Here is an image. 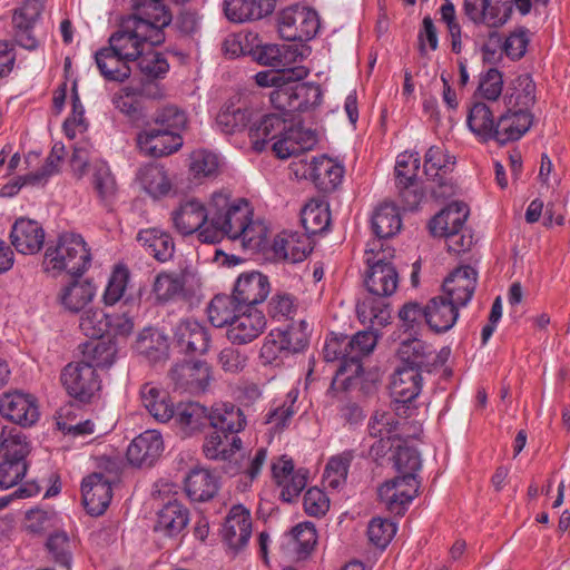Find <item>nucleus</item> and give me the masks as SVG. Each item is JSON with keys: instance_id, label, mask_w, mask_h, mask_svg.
Segmentation results:
<instances>
[{"instance_id": "obj_1", "label": "nucleus", "mask_w": 570, "mask_h": 570, "mask_svg": "<svg viewBox=\"0 0 570 570\" xmlns=\"http://www.w3.org/2000/svg\"><path fill=\"white\" fill-rule=\"evenodd\" d=\"M267 232L263 220L254 219V209L247 199L233 198L228 189H220L210 196L209 227L200 234V242L215 244L227 237L238 240L244 249L258 250Z\"/></svg>"}, {"instance_id": "obj_2", "label": "nucleus", "mask_w": 570, "mask_h": 570, "mask_svg": "<svg viewBox=\"0 0 570 570\" xmlns=\"http://www.w3.org/2000/svg\"><path fill=\"white\" fill-rule=\"evenodd\" d=\"M131 1L132 13L122 19L115 32L109 36L108 45L119 56L129 61L137 60L148 46L161 45L165 40L164 29L168 27V14L156 9L157 17L149 13L150 4Z\"/></svg>"}, {"instance_id": "obj_3", "label": "nucleus", "mask_w": 570, "mask_h": 570, "mask_svg": "<svg viewBox=\"0 0 570 570\" xmlns=\"http://www.w3.org/2000/svg\"><path fill=\"white\" fill-rule=\"evenodd\" d=\"M249 138L257 151L264 150L272 142L273 153L281 159L312 150L318 141L313 129L305 128L295 118L281 117L277 114L265 115L253 122Z\"/></svg>"}, {"instance_id": "obj_4", "label": "nucleus", "mask_w": 570, "mask_h": 570, "mask_svg": "<svg viewBox=\"0 0 570 570\" xmlns=\"http://www.w3.org/2000/svg\"><path fill=\"white\" fill-rule=\"evenodd\" d=\"M91 255L83 238L73 233L59 236L55 245H49L45 253L43 268L52 275L66 272L82 275L90 266Z\"/></svg>"}, {"instance_id": "obj_5", "label": "nucleus", "mask_w": 570, "mask_h": 570, "mask_svg": "<svg viewBox=\"0 0 570 570\" xmlns=\"http://www.w3.org/2000/svg\"><path fill=\"white\" fill-rule=\"evenodd\" d=\"M394 249L379 239L367 243L364 262L367 265L365 285L370 293L387 297L395 293L399 286V274L390 262Z\"/></svg>"}, {"instance_id": "obj_6", "label": "nucleus", "mask_w": 570, "mask_h": 570, "mask_svg": "<svg viewBox=\"0 0 570 570\" xmlns=\"http://www.w3.org/2000/svg\"><path fill=\"white\" fill-rule=\"evenodd\" d=\"M321 99L322 92L318 86L293 79L285 80L269 95L273 107L281 112L277 115L285 118H294L295 112L320 105Z\"/></svg>"}, {"instance_id": "obj_7", "label": "nucleus", "mask_w": 570, "mask_h": 570, "mask_svg": "<svg viewBox=\"0 0 570 570\" xmlns=\"http://www.w3.org/2000/svg\"><path fill=\"white\" fill-rule=\"evenodd\" d=\"M0 489H9L26 475L30 444L21 433H10L0 444Z\"/></svg>"}, {"instance_id": "obj_8", "label": "nucleus", "mask_w": 570, "mask_h": 570, "mask_svg": "<svg viewBox=\"0 0 570 570\" xmlns=\"http://www.w3.org/2000/svg\"><path fill=\"white\" fill-rule=\"evenodd\" d=\"M45 0H22L12 16L13 36L16 42L27 49L36 50L42 42L41 13Z\"/></svg>"}, {"instance_id": "obj_9", "label": "nucleus", "mask_w": 570, "mask_h": 570, "mask_svg": "<svg viewBox=\"0 0 570 570\" xmlns=\"http://www.w3.org/2000/svg\"><path fill=\"white\" fill-rule=\"evenodd\" d=\"M317 12L306 6L294 4L285 8L278 19L279 36L286 41H307L317 33Z\"/></svg>"}, {"instance_id": "obj_10", "label": "nucleus", "mask_w": 570, "mask_h": 570, "mask_svg": "<svg viewBox=\"0 0 570 570\" xmlns=\"http://www.w3.org/2000/svg\"><path fill=\"white\" fill-rule=\"evenodd\" d=\"M60 381L68 395L82 403L91 401L101 389L97 371L81 361L67 364L61 371Z\"/></svg>"}, {"instance_id": "obj_11", "label": "nucleus", "mask_w": 570, "mask_h": 570, "mask_svg": "<svg viewBox=\"0 0 570 570\" xmlns=\"http://www.w3.org/2000/svg\"><path fill=\"white\" fill-rule=\"evenodd\" d=\"M423 384L422 372L413 366H400L391 381V393L394 399L395 411L410 416L412 402L420 395Z\"/></svg>"}, {"instance_id": "obj_12", "label": "nucleus", "mask_w": 570, "mask_h": 570, "mask_svg": "<svg viewBox=\"0 0 570 570\" xmlns=\"http://www.w3.org/2000/svg\"><path fill=\"white\" fill-rule=\"evenodd\" d=\"M184 141L178 132L171 129L159 128L151 121L137 135L139 151L149 157L160 158L176 153Z\"/></svg>"}, {"instance_id": "obj_13", "label": "nucleus", "mask_w": 570, "mask_h": 570, "mask_svg": "<svg viewBox=\"0 0 570 570\" xmlns=\"http://www.w3.org/2000/svg\"><path fill=\"white\" fill-rule=\"evenodd\" d=\"M210 218V200L206 207L197 199H188L171 212V222L175 230L183 235L188 236L197 234L200 240V234L204 229L209 227Z\"/></svg>"}, {"instance_id": "obj_14", "label": "nucleus", "mask_w": 570, "mask_h": 570, "mask_svg": "<svg viewBox=\"0 0 570 570\" xmlns=\"http://www.w3.org/2000/svg\"><path fill=\"white\" fill-rule=\"evenodd\" d=\"M174 342L184 354L203 355L212 343L209 328L194 318L180 320L174 327Z\"/></svg>"}, {"instance_id": "obj_15", "label": "nucleus", "mask_w": 570, "mask_h": 570, "mask_svg": "<svg viewBox=\"0 0 570 570\" xmlns=\"http://www.w3.org/2000/svg\"><path fill=\"white\" fill-rule=\"evenodd\" d=\"M419 491V482L412 475H397L384 482L377 490L380 501L395 514L404 512Z\"/></svg>"}, {"instance_id": "obj_16", "label": "nucleus", "mask_w": 570, "mask_h": 570, "mask_svg": "<svg viewBox=\"0 0 570 570\" xmlns=\"http://www.w3.org/2000/svg\"><path fill=\"white\" fill-rule=\"evenodd\" d=\"M272 476L281 489V499L292 502L304 490L307 483V471L295 469L294 462L287 455H282L272 462Z\"/></svg>"}, {"instance_id": "obj_17", "label": "nucleus", "mask_w": 570, "mask_h": 570, "mask_svg": "<svg viewBox=\"0 0 570 570\" xmlns=\"http://www.w3.org/2000/svg\"><path fill=\"white\" fill-rule=\"evenodd\" d=\"M0 415L19 425L31 426L39 419V407L31 394L12 391L1 396Z\"/></svg>"}, {"instance_id": "obj_18", "label": "nucleus", "mask_w": 570, "mask_h": 570, "mask_svg": "<svg viewBox=\"0 0 570 570\" xmlns=\"http://www.w3.org/2000/svg\"><path fill=\"white\" fill-rule=\"evenodd\" d=\"M266 327L265 315L254 308L240 309L227 327V340L234 345H245L255 341Z\"/></svg>"}, {"instance_id": "obj_19", "label": "nucleus", "mask_w": 570, "mask_h": 570, "mask_svg": "<svg viewBox=\"0 0 570 570\" xmlns=\"http://www.w3.org/2000/svg\"><path fill=\"white\" fill-rule=\"evenodd\" d=\"M269 293L271 283L268 277L257 271L242 273L233 288L236 302L246 307H253L263 303Z\"/></svg>"}, {"instance_id": "obj_20", "label": "nucleus", "mask_w": 570, "mask_h": 570, "mask_svg": "<svg viewBox=\"0 0 570 570\" xmlns=\"http://www.w3.org/2000/svg\"><path fill=\"white\" fill-rule=\"evenodd\" d=\"M81 493L87 512L91 515H100L111 501V483L102 473L95 472L82 480Z\"/></svg>"}, {"instance_id": "obj_21", "label": "nucleus", "mask_w": 570, "mask_h": 570, "mask_svg": "<svg viewBox=\"0 0 570 570\" xmlns=\"http://www.w3.org/2000/svg\"><path fill=\"white\" fill-rule=\"evenodd\" d=\"M164 451L160 432L147 430L136 436L127 449V459L135 466H150Z\"/></svg>"}, {"instance_id": "obj_22", "label": "nucleus", "mask_w": 570, "mask_h": 570, "mask_svg": "<svg viewBox=\"0 0 570 570\" xmlns=\"http://www.w3.org/2000/svg\"><path fill=\"white\" fill-rule=\"evenodd\" d=\"M478 273L471 266L454 269L443 283L444 297L459 307H464L471 301L476 287Z\"/></svg>"}, {"instance_id": "obj_23", "label": "nucleus", "mask_w": 570, "mask_h": 570, "mask_svg": "<svg viewBox=\"0 0 570 570\" xmlns=\"http://www.w3.org/2000/svg\"><path fill=\"white\" fill-rule=\"evenodd\" d=\"M223 535L228 547L235 552L246 547L252 535L249 510L240 504L234 505L226 517Z\"/></svg>"}, {"instance_id": "obj_24", "label": "nucleus", "mask_w": 570, "mask_h": 570, "mask_svg": "<svg viewBox=\"0 0 570 570\" xmlns=\"http://www.w3.org/2000/svg\"><path fill=\"white\" fill-rule=\"evenodd\" d=\"M393 411H376L368 421V433L377 442L371 445V453L383 455L393 444L397 436L399 420Z\"/></svg>"}, {"instance_id": "obj_25", "label": "nucleus", "mask_w": 570, "mask_h": 570, "mask_svg": "<svg viewBox=\"0 0 570 570\" xmlns=\"http://www.w3.org/2000/svg\"><path fill=\"white\" fill-rule=\"evenodd\" d=\"M466 16L474 22H481L491 28L503 26L512 13L511 0H482L481 9L472 0L464 1Z\"/></svg>"}, {"instance_id": "obj_26", "label": "nucleus", "mask_w": 570, "mask_h": 570, "mask_svg": "<svg viewBox=\"0 0 570 570\" xmlns=\"http://www.w3.org/2000/svg\"><path fill=\"white\" fill-rule=\"evenodd\" d=\"M344 173V166L326 155L314 157L308 166V177L324 193L335 190L341 185Z\"/></svg>"}, {"instance_id": "obj_27", "label": "nucleus", "mask_w": 570, "mask_h": 570, "mask_svg": "<svg viewBox=\"0 0 570 570\" xmlns=\"http://www.w3.org/2000/svg\"><path fill=\"white\" fill-rule=\"evenodd\" d=\"M10 238L17 252L32 255L42 248L45 230L36 220L19 218L11 228Z\"/></svg>"}, {"instance_id": "obj_28", "label": "nucleus", "mask_w": 570, "mask_h": 570, "mask_svg": "<svg viewBox=\"0 0 570 570\" xmlns=\"http://www.w3.org/2000/svg\"><path fill=\"white\" fill-rule=\"evenodd\" d=\"M170 376L176 386L184 391H204L210 380V367L204 361L184 362L173 367Z\"/></svg>"}, {"instance_id": "obj_29", "label": "nucleus", "mask_w": 570, "mask_h": 570, "mask_svg": "<svg viewBox=\"0 0 570 570\" xmlns=\"http://www.w3.org/2000/svg\"><path fill=\"white\" fill-rule=\"evenodd\" d=\"M273 0H224L223 11L226 19L234 23H244L262 19L274 11Z\"/></svg>"}, {"instance_id": "obj_30", "label": "nucleus", "mask_w": 570, "mask_h": 570, "mask_svg": "<svg viewBox=\"0 0 570 570\" xmlns=\"http://www.w3.org/2000/svg\"><path fill=\"white\" fill-rule=\"evenodd\" d=\"M202 450L208 460L230 462L243 451V441L237 434L213 431L205 436Z\"/></svg>"}, {"instance_id": "obj_31", "label": "nucleus", "mask_w": 570, "mask_h": 570, "mask_svg": "<svg viewBox=\"0 0 570 570\" xmlns=\"http://www.w3.org/2000/svg\"><path fill=\"white\" fill-rule=\"evenodd\" d=\"M184 489L191 501L204 502L215 497L219 489V480L213 471L196 466L186 474Z\"/></svg>"}, {"instance_id": "obj_32", "label": "nucleus", "mask_w": 570, "mask_h": 570, "mask_svg": "<svg viewBox=\"0 0 570 570\" xmlns=\"http://www.w3.org/2000/svg\"><path fill=\"white\" fill-rule=\"evenodd\" d=\"M402 366H413L420 372L430 373L436 365V354L432 345L419 338L404 340L399 347Z\"/></svg>"}, {"instance_id": "obj_33", "label": "nucleus", "mask_w": 570, "mask_h": 570, "mask_svg": "<svg viewBox=\"0 0 570 570\" xmlns=\"http://www.w3.org/2000/svg\"><path fill=\"white\" fill-rule=\"evenodd\" d=\"M273 250L278 259L298 263L307 257L312 246L307 235L298 232H283L274 239Z\"/></svg>"}, {"instance_id": "obj_34", "label": "nucleus", "mask_w": 570, "mask_h": 570, "mask_svg": "<svg viewBox=\"0 0 570 570\" xmlns=\"http://www.w3.org/2000/svg\"><path fill=\"white\" fill-rule=\"evenodd\" d=\"M533 115L531 111H520L507 108L495 124V140L499 144H507L520 139L532 126Z\"/></svg>"}, {"instance_id": "obj_35", "label": "nucleus", "mask_w": 570, "mask_h": 570, "mask_svg": "<svg viewBox=\"0 0 570 570\" xmlns=\"http://www.w3.org/2000/svg\"><path fill=\"white\" fill-rule=\"evenodd\" d=\"M208 422L214 431L237 434L246 426V417L233 403H215L208 411Z\"/></svg>"}, {"instance_id": "obj_36", "label": "nucleus", "mask_w": 570, "mask_h": 570, "mask_svg": "<svg viewBox=\"0 0 570 570\" xmlns=\"http://www.w3.org/2000/svg\"><path fill=\"white\" fill-rule=\"evenodd\" d=\"M469 217V207L462 202H453L438 213L429 223V229L435 237H446L462 229Z\"/></svg>"}, {"instance_id": "obj_37", "label": "nucleus", "mask_w": 570, "mask_h": 570, "mask_svg": "<svg viewBox=\"0 0 570 570\" xmlns=\"http://www.w3.org/2000/svg\"><path fill=\"white\" fill-rule=\"evenodd\" d=\"M459 308L444 296L433 297L425 305V323L435 333L448 332L458 321Z\"/></svg>"}, {"instance_id": "obj_38", "label": "nucleus", "mask_w": 570, "mask_h": 570, "mask_svg": "<svg viewBox=\"0 0 570 570\" xmlns=\"http://www.w3.org/2000/svg\"><path fill=\"white\" fill-rule=\"evenodd\" d=\"M189 510L179 501H168L158 512L155 531L166 537H177L189 522Z\"/></svg>"}, {"instance_id": "obj_39", "label": "nucleus", "mask_w": 570, "mask_h": 570, "mask_svg": "<svg viewBox=\"0 0 570 570\" xmlns=\"http://www.w3.org/2000/svg\"><path fill=\"white\" fill-rule=\"evenodd\" d=\"M136 181L140 188L154 199H159L169 195L173 189V183L166 169L156 164L141 166L136 174Z\"/></svg>"}, {"instance_id": "obj_40", "label": "nucleus", "mask_w": 570, "mask_h": 570, "mask_svg": "<svg viewBox=\"0 0 570 570\" xmlns=\"http://www.w3.org/2000/svg\"><path fill=\"white\" fill-rule=\"evenodd\" d=\"M95 61L100 75L106 80L124 82L131 75L128 65L130 61L119 56L109 45L96 51Z\"/></svg>"}, {"instance_id": "obj_41", "label": "nucleus", "mask_w": 570, "mask_h": 570, "mask_svg": "<svg viewBox=\"0 0 570 570\" xmlns=\"http://www.w3.org/2000/svg\"><path fill=\"white\" fill-rule=\"evenodd\" d=\"M171 420L181 435L190 436L206 425L208 410L196 402L180 403L175 407Z\"/></svg>"}, {"instance_id": "obj_42", "label": "nucleus", "mask_w": 570, "mask_h": 570, "mask_svg": "<svg viewBox=\"0 0 570 570\" xmlns=\"http://www.w3.org/2000/svg\"><path fill=\"white\" fill-rule=\"evenodd\" d=\"M347 365L351 366V374L347 379H354L363 373L362 358L371 354L377 343L376 335L371 331H361L354 336L346 335Z\"/></svg>"}, {"instance_id": "obj_43", "label": "nucleus", "mask_w": 570, "mask_h": 570, "mask_svg": "<svg viewBox=\"0 0 570 570\" xmlns=\"http://www.w3.org/2000/svg\"><path fill=\"white\" fill-rule=\"evenodd\" d=\"M140 399L145 409L158 422L166 423L174 416L176 406L165 390L146 383L140 389Z\"/></svg>"}, {"instance_id": "obj_44", "label": "nucleus", "mask_w": 570, "mask_h": 570, "mask_svg": "<svg viewBox=\"0 0 570 570\" xmlns=\"http://www.w3.org/2000/svg\"><path fill=\"white\" fill-rule=\"evenodd\" d=\"M96 292L90 281H73L61 288L59 301L66 311L79 313L94 299Z\"/></svg>"}, {"instance_id": "obj_45", "label": "nucleus", "mask_w": 570, "mask_h": 570, "mask_svg": "<svg viewBox=\"0 0 570 570\" xmlns=\"http://www.w3.org/2000/svg\"><path fill=\"white\" fill-rule=\"evenodd\" d=\"M137 240L145 247L149 255L159 262H167L174 255V240L171 236L163 229L156 227L142 229L138 233Z\"/></svg>"}, {"instance_id": "obj_46", "label": "nucleus", "mask_w": 570, "mask_h": 570, "mask_svg": "<svg viewBox=\"0 0 570 570\" xmlns=\"http://www.w3.org/2000/svg\"><path fill=\"white\" fill-rule=\"evenodd\" d=\"M371 225L376 238L384 245L383 239L396 235L401 227L402 220L397 207L392 203H383L379 205L371 218Z\"/></svg>"}, {"instance_id": "obj_47", "label": "nucleus", "mask_w": 570, "mask_h": 570, "mask_svg": "<svg viewBox=\"0 0 570 570\" xmlns=\"http://www.w3.org/2000/svg\"><path fill=\"white\" fill-rule=\"evenodd\" d=\"M507 108L531 111L535 102V83L529 75L517 77L504 97Z\"/></svg>"}, {"instance_id": "obj_48", "label": "nucleus", "mask_w": 570, "mask_h": 570, "mask_svg": "<svg viewBox=\"0 0 570 570\" xmlns=\"http://www.w3.org/2000/svg\"><path fill=\"white\" fill-rule=\"evenodd\" d=\"M255 55L261 65L277 69H292L291 65L295 63L301 56L296 46L273 43L261 46Z\"/></svg>"}, {"instance_id": "obj_49", "label": "nucleus", "mask_w": 570, "mask_h": 570, "mask_svg": "<svg viewBox=\"0 0 570 570\" xmlns=\"http://www.w3.org/2000/svg\"><path fill=\"white\" fill-rule=\"evenodd\" d=\"M136 351L150 362H159L168 356L167 336L156 328H145L137 337Z\"/></svg>"}, {"instance_id": "obj_50", "label": "nucleus", "mask_w": 570, "mask_h": 570, "mask_svg": "<svg viewBox=\"0 0 570 570\" xmlns=\"http://www.w3.org/2000/svg\"><path fill=\"white\" fill-rule=\"evenodd\" d=\"M252 119L250 109L230 104L222 107L216 117V125L224 134L233 135L249 129Z\"/></svg>"}, {"instance_id": "obj_51", "label": "nucleus", "mask_w": 570, "mask_h": 570, "mask_svg": "<svg viewBox=\"0 0 570 570\" xmlns=\"http://www.w3.org/2000/svg\"><path fill=\"white\" fill-rule=\"evenodd\" d=\"M297 351L296 347L292 346L289 333L273 330L264 338L259 357L264 364H273L277 360Z\"/></svg>"}, {"instance_id": "obj_52", "label": "nucleus", "mask_w": 570, "mask_h": 570, "mask_svg": "<svg viewBox=\"0 0 570 570\" xmlns=\"http://www.w3.org/2000/svg\"><path fill=\"white\" fill-rule=\"evenodd\" d=\"M469 129L482 141L495 140V121L491 109L483 102L474 104L466 118Z\"/></svg>"}, {"instance_id": "obj_53", "label": "nucleus", "mask_w": 570, "mask_h": 570, "mask_svg": "<svg viewBox=\"0 0 570 570\" xmlns=\"http://www.w3.org/2000/svg\"><path fill=\"white\" fill-rule=\"evenodd\" d=\"M243 306L236 302L234 295H216L207 307L208 320L215 327L229 326Z\"/></svg>"}, {"instance_id": "obj_54", "label": "nucleus", "mask_w": 570, "mask_h": 570, "mask_svg": "<svg viewBox=\"0 0 570 570\" xmlns=\"http://www.w3.org/2000/svg\"><path fill=\"white\" fill-rule=\"evenodd\" d=\"M117 346L112 341L88 342L83 345L82 360L92 368H108L116 360Z\"/></svg>"}, {"instance_id": "obj_55", "label": "nucleus", "mask_w": 570, "mask_h": 570, "mask_svg": "<svg viewBox=\"0 0 570 570\" xmlns=\"http://www.w3.org/2000/svg\"><path fill=\"white\" fill-rule=\"evenodd\" d=\"M185 275L175 272L159 273L153 284V293L158 302L166 303L184 293Z\"/></svg>"}, {"instance_id": "obj_56", "label": "nucleus", "mask_w": 570, "mask_h": 570, "mask_svg": "<svg viewBox=\"0 0 570 570\" xmlns=\"http://www.w3.org/2000/svg\"><path fill=\"white\" fill-rule=\"evenodd\" d=\"M298 391L292 389L285 396L284 400H276L272 403L268 410L265 422L269 424L274 430L279 431L289 424L291 419L296 413V400Z\"/></svg>"}, {"instance_id": "obj_57", "label": "nucleus", "mask_w": 570, "mask_h": 570, "mask_svg": "<svg viewBox=\"0 0 570 570\" xmlns=\"http://www.w3.org/2000/svg\"><path fill=\"white\" fill-rule=\"evenodd\" d=\"M130 279V272L125 265H116L110 273L104 294L102 302L107 306H114L126 295Z\"/></svg>"}, {"instance_id": "obj_58", "label": "nucleus", "mask_w": 570, "mask_h": 570, "mask_svg": "<svg viewBox=\"0 0 570 570\" xmlns=\"http://www.w3.org/2000/svg\"><path fill=\"white\" fill-rule=\"evenodd\" d=\"M353 459L354 451L347 450L328 460L324 471V482L327 487L338 489L346 482Z\"/></svg>"}, {"instance_id": "obj_59", "label": "nucleus", "mask_w": 570, "mask_h": 570, "mask_svg": "<svg viewBox=\"0 0 570 570\" xmlns=\"http://www.w3.org/2000/svg\"><path fill=\"white\" fill-rule=\"evenodd\" d=\"M79 328L90 338H101L110 330L109 315L101 308H88L79 318Z\"/></svg>"}, {"instance_id": "obj_60", "label": "nucleus", "mask_w": 570, "mask_h": 570, "mask_svg": "<svg viewBox=\"0 0 570 570\" xmlns=\"http://www.w3.org/2000/svg\"><path fill=\"white\" fill-rule=\"evenodd\" d=\"M91 185L102 200H109L115 196L117 184L106 161L97 160L92 164Z\"/></svg>"}, {"instance_id": "obj_61", "label": "nucleus", "mask_w": 570, "mask_h": 570, "mask_svg": "<svg viewBox=\"0 0 570 570\" xmlns=\"http://www.w3.org/2000/svg\"><path fill=\"white\" fill-rule=\"evenodd\" d=\"M330 222L328 208L323 204L309 203L302 210V223L307 233H322L327 229Z\"/></svg>"}, {"instance_id": "obj_62", "label": "nucleus", "mask_w": 570, "mask_h": 570, "mask_svg": "<svg viewBox=\"0 0 570 570\" xmlns=\"http://www.w3.org/2000/svg\"><path fill=\"white\" fill-rule=\"evenodd\" d=\"M189 170L196 178L212 177L218 173V156L206 149L194 150L189 157Z\"/></svg>"}, {"instance_id": "obj_63", "label": "nucleus", "mask_w": 570, "mask_h": 570, "mask_svg": "<svg viewBox=\"0 0 570 570\" xmlns=\"http://www.w3.org/2000/svg\"><path fill=\"white\" fill-rule=\"evenodd\" d=\"M346 335H333L327 337L323 347V356L326 362H340L337 374H351V366L347 363V343Z\"/></svg>"}, {"instance_id": "obj_64", "label": "nucleus", "mask_w": 570, "mask_h": 570, "mask_svg": "<svg viewBox=\"0 0 570 570\" xmlns=\"http://www.w3.org/2000/svg\"><path fill=\"white\" fill-rule=\"evenodd\" d=\"M393 461L399 475H412L413 478H416V472L421 469L422 463L416 449L400 444L397 445Z\"/></svg>"}]
</instances>
